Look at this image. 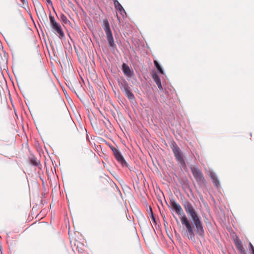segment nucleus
<instances>
[{
  "label": "nucleus",
  "instance_id": "nucleus-1",
  "mask_svg": "<svg viewBox=\"0 0 254 254\" xmlns=\"http://www.w3.org/2000/svg\"><path fill=\"white\" fill-rule=\"evenodd\" d=\"M171 204L176 213L180 216L182 225L185 226L188 233L189 238L192 241H195V234L192 226L181 205L175 200L171 201Z\"/></svg>",
  "mask_w": 254,
  "mask_h": 254
},
{
  "label": "nucleus",
  "instance_id": "nucleus-2",
  "mask_svg": "<svg viewBox=\"0 0 254 254\" xmlns=\"http://www.w3.org/2000/svg\"><path fill=\"white\" fill-rule=\"evenodd\" d=\"M187 214L191 218L193 225L195 226L196 233L199 236L203 237L204 235V230L201 217L197 214L195 210L190 212Z\"/></svg>",
  "mask_w": 254,
  "mask_h": 254
},
{
  "label": "nucleus",
  "instance_id": "nucleus-3",
  "mask_svg": "<svg viewBox=\"0 0 254 254\" xmlns=\"http://www.w3.org/2000/svg\"><path fill=\"white\" fill-rule=\"evenodd\" d=\"M50 25L52 32L60 39L65 38V34L60 23L57 22L54 16L51 13L49 14Z\"/></svg>",
  "mask_w": 254,
  "mask_h": 254
},
{
  "label": "nucleus",
  "instance_id": "nucleus-4",
  "mask_svg": "<svg viewBox=\"0 0 254 254\" xmlns=\"http://www.w3.org/2000/svg\"><path fill=\"white\" fill-rule=\"evenodd\" d=\"M170 147L174 153L176 160L180 164L181 167H186V164L184 158L183 152L174 141L171 142Z\"/></svg>",
  "mask_w": 254,
  "mask_h": 254
},
{
  "label": "nucleus",
  "instance_id": "nucleus-5",
  "mask_svg": "<svg viewBox=\"0 0 254 254\" xmlns=\"http://www.w3.org/2000/svg\"><path fill=\"white\" fill-rule=\"evenodd\" d=\"M190 170L194 179L197 183L199 185L204 184L205 182V179L200 170L197 167H191Z\"/></svg>",
  "mask_w": 254,
  "mask_h": 254
},
{
  "label": "nucleus",
  "instance_id": "nucleus-6",
  "mask_svg": "<svg viewBox=\"0 0 254 254\" xmlns=\"http://www.w3.org/2000/svg\"><path fill=\"white\" fill-rule=\"evenodd\" d=\"M114 155L117 161L120 163L123 167H127L128 169L131 171V168L128 165L127 163L125 160L124 157L121 154L119 149L114 153Z\"/></svg>",
  "mask_w": 254,
  "mask_h": 254
},
{
  "label": "nucleus",
  "instance_id": "nucleus-7",
  "mask_svg": "<svg viewBox=\"0 0 254 254\" xmlns=\"http://www.w3.org/2000/svg\"><path fill=\"white\" fill-rule=\"evenodd\" d=\"M107 40L110 48L112 51H115L117 49V45L115 43L112 33L106 35Z\"/></svg>",
  "mask_w": 254,
  "mask_h": 254
},
{
  "label": "nucleus",
  "instance_id": "nucleus-8",
  "mask_svg": "<svg viewBox=\"0 0 254 254\" xmlns=\"http://www.w3.org/2000/svg\"><path fill=\"white\" fill-rule=\"evenodd\" d=\"M122 70L124 74L128 77H131L133 75V70L131 69L128 64L123 63L122 64Z\"/></svg>",
  "mask_w": 254,
  "mask_h": 254
},
{
  "label": "nucleus",
  "instance_id": "nucleus-9",
  "mask_svg": "<svg viewBox=\"0 0 254 254\" xmlns=\"http://www.w3.org/2000/svg\"><path fill=\"white\" fill-rule=\"evenodd\" d=\"M183 205L187 214L195 210L192 204L188 200H186L184 201L183 202Z\"/></svg>",
  "mask_w": 254,
  "mask_h": 254
},
{
  "label": "nucleus",
  "instance_id": "nucleus-10",
  "mask_svg": "<svg viewBox=\"0 0 254 254\" xmlns=\"http://www.w3.org/2000/svg\"><path fill=\"white\" fill-rule=\"evenodd\" d=\"M209 176L210 178L211 179L215 187L217 188H218L220 187V184L219 180L216 174H215V173L212 171L209 173Z\"/></svg>",
  "mask_w": 254,
  "mask_h": 254
},
{
  "label": "nucleus",
  "instance_id": "nucleus-11",
  "mask_svg": "<svg viewBox=\"0 0 254 254\" xmlns=\"http://www.w3.org/2000/svg\"><path fill=\"white\" fill-rule=\"evenodd\" d=\"M119 86L123 93H125L130 89L127 82L125 79H123L122 82H119Z\"/></svg>",
  "mask_w": 254,
  "mask_h": 254
},
{
  "label": "nucleus",
  "instance_id": "nucleus-12",
  "mask_svg": "<svg viewBox=\"0 0 254 254\" xmlns=\"http://www.w3.org/2000/svg\"><path fill=\"white\" fill-rule=\"evenodd\" d=\"M102 27L105 31L106 35L112 33L107 19H105L103 20Z\"/></svg>",
  "mask_w": 254,
  "mask_h": 254
},
{
  "label": "nucleus",
  "instance_id": "nucleus-13",
  "mask_svg": "<svg viewBox=\"0 0 254 254\" xmlns=\"http://www.w3.org/2000/svg\"><path fill=\"white\" fill-rule=\"evenodd\" d=\"M152 78L157 85L158 87L160 90H163V88L161 84V81L160 77L156 73H154L152 75Z\"/></svg>",
  "mask_w": 254,
  "mask_h": 254
},
{
  "label": "nucleus",
  "instance_id": "nucleus-14",
  "mask_svg": "<svg viewBox=\"0 0 254 254\" xmlns=\"http://www.w3.org/2000/svg\"><path fill=\"white\" fill-rule=\"evenodd\" d=\"M235 244L237 250L239 251L242 254H247L244 248L243 247L242 242L240 241H235Z\"/></svg>",
  "mask_w": 254,
  "mask_h": 254
},
{
  "label": "nucleus",
  "instance_id": "nucleus-15",
  "mask_svg": "<svg viewBox=\"0 0 254 254\" xmlns=\"http://www.w3.org/2000/svg\"><path fill=\"white\" fill-rule=\"evenodd\" d=\"M124 93L130 101H132L135 99V96L132 93L131 88L130 89V90H128L127 91L125 92Z\"/></svg>",
  "mask_w": 254,
  "mask_h": 254
},
{
  "label": "nucleus",
  "instance_id": "nucleus-16",
  "mask_svg": "<svg viewBox=\"0 0 254 254\" xmlns=\"http://www.w3.org/2000/svg\"><path fill=\"white\" fill-rule=\"evenodd\" d=\"M182 187L184 190H191L190 189L189 183L188 180H183L182 183Z\"/></svg>",
  "mask_w": 254,
  "mask_h": 254
},
{
  "label": "nucleus",
  "instance_id": "nucleus-17",
  "mask_svg": "<svg viewBox=\"0 0 254 254\" xmlns=\"http://www.w3.org/2000/svg\"><path fill=\"white\" fill-rule=\"evenodd\" d=\"M154 64L155 67L156 68L158 73L163 74H164V71L161 67V66L160 65V64L156 61H154Z\"/></svg>",
  "mask_w": 254,
  "mask_h": 254
},
{
  "label": "nucleus",
  "instance_id": "nucleus-18",
  "mask_svg": "<svg viewBox=\"0 0 254 254\" xmlns=\"http://www.w3.org/2000/svg\"><path fill=\"white\" fill-rule=\"evenodd\" d=\"M148 212H149V215H150V217L152 221H153V222L155 225H156L157 224V222H156L155 216L154 215L151 206H149V207Z\"/></svg>",
  "mask_w": 254,
  "mask_h": 254
},
{
  "label": "nucleus",
  "instance_id": "nucleus-19",
  "mask_svg": "<svg viewBox=\"0 0 254 254\" xmlns=\"http://www.w3.org/2000/svg\"><path fill=\"white\" fill-rule=\"evenodd\" d=\"M61 21L64 24H67L69 21L67 19L66 16L63 13H61L60 15Z\"/></svg>",
  "mask_w": 254,
  "mask_h": 254
},
{
  "label": "nucleus",
  "instance_id": "nucleus-20",
  "mask_svg": "<svg viewBox=\"0 0 254 254\" xmlns=\"http://www.w3.org/2000/svg\"><path fill=\"white\" fill-rule=\"evenodd\" d=\"M114 1V4L115 5V8L119 11L121 9H122L123 7L122 5L120 4V3L118 1V0H113Z\"/></svg>",
  "mask_w": 254,
  "mask_h": 254
},
{
  "label": "nucleus",
  "instance_id": "nucleus-21",
  "mask_svg": "<svg viewBox=\"0 0 254 254\" xmlns=\"http://www.w3.org/2000/svg\"><path fill=\"white\" fill-rule=\"evenodd\" d=\"M108 146L110 148V149L112 150L113 153H115V152L117 151L119 149L117 147L113 146L112 145L108 144Z\"/></svg>",
  "mask_w": 254,
  "mask_h": 254
},
{
  "label": "nucleus",
  "instance_id": "nucleus-22",
  "mask_svg": "<svg viewBox=\"0 0 254 254\" xmlns=\"http://www.w3.org/2000/svg\"><path fill=\"white\" fill-rule=\"evenodd\" d=\"M119 11L123 17H125L127 16L126 12L124 8H123L122 9H121V10H120Z\"/></svg>",
  "mask_w": 254,
  "mask_h": 254
},
{
  "label": "nucleus",
  "instance_id": "nucleus-23",
  "mask_svg": "<svg viewBox=\"0 0 254 254\" xmlns=\"http://www.w3.org/2000/svg\"><path fill=\"white\" fill-rule=\"evenodd\" d=\"M30 161L31 163L33 165L35 166H37L38 165L39 163L35 159H31Z\"/></svg>",
  "mask_w": 254,
  "mask_h": 254
},
{
  "label": "nucleus",
  "instance_id": "nucleus-24",
  "mask_svg": "<svg viewBox=\"0 0 254 254\" xmlns=\"http://www.w3.org/2000/svg\"><path fill=\"white\" fill-rule=\"evenodd\" d=\"M249 250L252 251V253L254 252V247L251 243H249Z\"/></svg>",
  "mask_w": 254,
  "mask_h": 254
},
{
  "label": "nucleus",
  "instance_id": "nucleus-25",
  "mask_svg": "<svg viewBox=\"0 0 254 254\" xmlns=\"http://www.w3.org/2000/svg\"><path fill=\"white\" fill-rule=\"evenodd\" d=\"M45 0L48 4L52 5V2L51 0Z\"/></svg>",
  "mask_w": 254,
  "mask_h": 254
},
{
  "label": "nucleus",
  "instance_id": "nucleus-26",
  "mask_svg": "<svg viewBox=\"0 0 254 254\" xmlns=\"http://www.w3.org/2000/svg\"><path fill=\"white\" fill-rule=\"evenodd\" d=\"M163 220L164 222V225H166V224H168V223L165 220V216H164Z\"/></svg>",
  "mask_w": 254,
  "mask_h": 254
},
{
  "label": "nucleus",
  "instance_id": "nucleus-27",
  "mask_svg": "<svg viewBox=\"0 0 254 254\" xmlns=\"http://www.w3.org/2000/svg\"><path fill=\"white\" fill-rule=\"evenodd\" d=\"M118 19L120 22V18H119L118 16H117Z\"/></svg>",
  "mask_w": 254,
  "mask_h": 254
},
{
  "label": "nucleus",
  "instance_id": "nucleus-28",
  "mask_svg": "<svg viewBox=\"0 0 254 254\" xmlns=\"http://www.w3.org/2000/svg\"><path fill=\"white\" fill-rule=\"evenodd\" d=\"M68 2L70 3V1H69V0H68Z\"/></svg>",
  "mask_w": 254,
  "mask_h": 254
},
{
  "label": "nucleus",
  "instance_id": "nucleus-29",
  "mask_svg": "<svg viewBox=\"0 0 254 254\" xmlns=\"http://www.w3.org/2000/svg\"><path fill=\"white\" fill-rule=\"evenodd\" d=\"M252 253V254H254V252H253V253Z\"/></svg>",
  "mask_w": 254,
  "mask_h": 254
}]
</instances>
